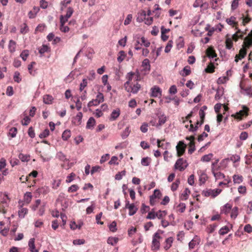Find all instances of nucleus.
<instances>
[{"instance_id":"1","label":"nucleus","mask_w":252,"mask_h":252,"mask_svg":"<svg viewBox=\"0 0 252 252\" xmlns=\"http://www.w3.org/2000/svg\"><path fill=\"white\" fill-rule=\"evenodd\" d=\"M242 109L236 112L235 114L231 115V117L238 120H241L243 117L248 116L249 115L248 112L249 111V108L245 105H242Z\"/></svg>"},{"instance_id":"2","label":"nucleus","mask_w":252,"mask_h":252,"mask_svg":"<svg viewBox=\"0 0 252 252\" xmlns=\"http://www.w3.org/2000/svg\"><path fill=\"white\" fill-rule=\"evenodd\" d=\"M163 231L160 230H158L153 236L152 240V247L156 250H158L160 247V243L159 239L161 238L159 236L160 233H163Z\"/></svg>"},{"instance_id":"3","label":"nucleus","mask_w":252,"mask_h":252,"mask_svg":"<svg viewBox=\"0 0 252 252\" xmlns=\"http://www.w3.org/2000/svg\"><path fill=\"white\" fill-rule=\"evenodd\" d=\"M104 96L102 93L99 92L95 99H93L89 101L88 103V107H90L92 106H97L100 103L103 102Z\"/></svg>"},{"instance_id":"4","label":"nucleus","mask_w":252,"mask_h":252,"mask_svg":"<svg viewBox=\"0 0 252 252\" xmlns=\"http://www.w3.org/2000/svg\"><path fill=\"white\" fill-rule=\"evenodd\" d=\"M188 166L187 161L184 160L183 158H180L176 161L174 168L175 169H178L180 171H184Z\"/></svg>"},{"instance_id":"5","label":"nucleus","mask_w":252,"mask_h":252,"mask_svg":"<svg viewBox=\"0 0 252 252\" xmlns=\"http://www.w3.org/2000/svg\"><path fill=\"white\" fill-rule=\"evenodd\" d=\"M221 189H207V190H204L202 191V194L206 197H208L210 196H212L213 197H215L217 196H218L221 191Z\"/></svg>"},{"instance_id":"6","label":"nucleus","mask_w":252,"mask_h":252,"mask_svg":"<svg viewBox=\"0 0 252 252\" xmlns=\"http://www.w3.org/2000/svg\"><path fill=\"white\" fill-rule=\"evenodd\" d=\"M186 147L187 146L184 143V141H179L178 144L176 146V150L178 157H180L184 154L186 150Z\"/></svg>"},{"instance_id":"7","label":"nucleus","mask_w":252,"mask_h":252,"mask_svg":"<svg viewBox=\"0 0 252 252\" xmlns=\"http://www.w3.org/2000/svg\"><path fill=\"white\" fill-rule=\"evenodd\" d=\"M151 94L150 96L153 97H157L161 96L162 91L158 86H155L151 89Z\"/></svg>"},{"instance_id":"8","label":"nucleus","mask_w":252,"mask_h":252,"mask_svg":"<svg viewBox=\"0 0 252 252\" xmlns=\"http://www.w3.org/2000/svg\"><path fill=\"white\" fill-rule=\"evenodd\" d=\"M120 113L121 111L119 108H116V109L113 110L110 115L109 120L111 121L116 120L119 117Z\"/></svg>"},{"instance_id":"9","label":"nucleus","mask_w":252,"mask_h":252,"mask_svg":"<svg viewBox=\"0 0 252 252\" xmlns=\"http://www.w3.org/2000/svg\"><path fill=\"white\" fill-rule=\"evenodd\" d=\"M240 87L241 88V91H244L245 92V94L250 96H252V87L251 86H249L246 88H244L241 83L240 84Z\"/></svg>"},{"instance_id":"10","label":"nucleus","mask_w":252,"mask_h":252,"mask_svg":"<svg viewBox=\"0 0 252 252\" xmlns=\"http://www.w3.org/2000/svg\"><path fill=\"white\" fill-rule=\"evenodd\" d=\"M83 114L82 112H78L75 117L73 118V123L76 126H79L81 124Z\"/></svg>"},{"instance_id":"11","label":"nucleus","mask_w":252,"mask_h":252,"mask_svg":"<svg viewBox=\"0 0 252 252\" xmlns=\"http://www.w3.org/2000/svg\"><path fill=\"white\" fill-rule=\"evenodd\" d=\"M142 66L144 68L143 70L146 72L150 70L151 65L149 59H144L142 63Z\"/></svg>"},{"instance_id":"12","label":"nucleus","mask_w":252,"mask_h":252,"mask_svg":"<svg viewBox=\"0 0 252 252\" xmlns=\"http://www.w3.org/2000/svg\"><path fill=\"white\" fill-rule=\"evenodd\" d=\"M206 54L207 57L211 59H213L217 57L215 51L212 47H209L206 50Z\"/></svg>"},{"instance_id":"13","label":"nucleus","mask_w":252,"mask_h":252,"mask_svg":"<svg viewBox=\"0 0 252 252\" xmlns=\"http://www.w3.org/2000/svg\"><path fill=\"white\" fill-rule=\"evenodd\" d=\"M232 206L229 203H226L220 208L221 214H228L231 210Z\"/></svg>"},{"instance_id":"14","label":"nucleus","mask_w":252,"mask_h":252,"mask_svg":"<svg viewBox=\"0 0 252 252\" xmlns=\"http://www.w3.org/2000/svg\"><path fill=\"white\" fill-rule=\"evenodd\" d=\"M199 242L200 240L197 237H194L189 243V249H194L196 245H198L199 244Z\"/></svg>"},{"instance_id":"15","label":"nucleus","mask_w":252,"mask_h":252,"mask_svg":"<svg viewBox=\"0 0 252 252\" xmlns=\"http://www.w3.org/2000/svg\"><path fill=\"white\" fill-rule=\"evenodd\" d=\"M56 157L62 161L65 162L69 161V159L67 158L66 155L61 151L58 152L57 153Z\"/></svg>"},{"instance_id":"16","label":"nucleus","mask_w":252,"mask_h":252,"mask_svg":"<svg viewBox=\"0 0 252 252\" xmlns=\"http://www.w3.org/2000/svg\"><path fill=\"white\" fill-rule=\"evenodd\" d=\"M34 242V238H31L29 241L28 245L29 249L31 252H35V251L38 252V250L35 249Z\"/></svg>"},{"instance_id":"17","label":"nucleus","mask_w":252,"mask_h":252,"mask_svg":"<svg viewBox=\"0 0 252 252\" xmlns=\"http://www.w3.org/2000/svg\"><path fill=\"white\" fill-rule=\"evenodd\" d=\"M95 124V119L93 117H90L87 121L86 128L92 129L94 128Z\"/></svg>"},{"instance_id":"18","label":"nucleus","mask_w":252,"mask_h":252,"mask_svg":"<svg viewBox=\"0 0 252 252\" xmlns=\"http://www.w3.org/2000/svg\"><path fill=\"white\" fill-rule=\"evenodd\" d=\"M127 209L129 210L128 215L130 216L134 215L138 210V208L133 203H131Z\"/></svg>"},{"instance_id":"19","label":"nucleus","mask_w":252,"mask_h":252,"mask_svg":"<svg viewBox=\"0 0 252 252\" xmlns=\"http://www.w3.org/2000/svg\"><path fill=\"white\" fill-rule=\"evenodd\" d=\"M43 102L47 104H50L52 103L53 97L49 94H46L43 96Z\"/></svg>"},{"instance_id":"20","label":"nucleus","mask_w":252,"mask_h":252,"mask_svg":"<svg viewBox=\"0 0 252 252\" xmlns=\"http://www.w3.org/2000/svg\"><path fill=\"white\" fill-rule=\"evenodd\" d=\"M146 13L145 11L143 10L140 13L138 14V16L136 18L137 22L141 23L146 19Z\"/></svg>"},{"instance_id":"21","label":"nucleus","mask_w":252,"mask_h":252,"mask_svg":"<svg viewBox=\"0 0 252 252\" xmlns=\"http://www.w3.org/2000/svg\"><path fill=\"white\" fill-rule=\"evenodd\" d=\"M167 120V117L164 114H162L158 116V123L157 126H161L165 123Z\"/></svg>"},{"instance_id":"22","label":"nucleus","mask_w":252,"mask_h":252,"mask_svg":"<svg viewBox=\"0 0 252 252\" xmlns=\"http://www.w3.org/2000/svg\"><path fill=\"white\" fill-rule=\"evenodd\" d=\"M216 94L215 95V98L216 100L220 99L223 94V88H219L216 91Z\"/></svg>"},{"instance_id":"23","label":"nucleus","mask_w":252,"mask_h":252,"mask_svg":"<svg viewBox=\"0 0 252 252\" xmlns=\"http://www.w3.org/2000/svg\"><path fill=\"white\" fill-rule=\"evenodd\" d=\"M173 241V238L171 237H169L165 240V245L164 246V249L166 250H168L171 247Z\"/></svg>"},{"instance_id":"24","label":"nucleus","mask_w":252,"mask_h":252,"mask_svg":"<svg viewBox=\"0 0 252 252\" xmlns=\"http://www.w3.org/2000/svg\"><path fill=\"white\" fill-rule=\"evenodd\" d=\"M9 50L11 53H13L15 51L16 49V42L13 40H10L8 44Z\"/></svg>"},{"instance_id":"25","label":"nucleus","mask_w":252,"mask_h":252,"mask_svg":"<svg viewBox=\"0 0 252 252\" xmlns=\"http://www.w3.org/2000/svg\"><path fill=\"white\" fill-rule=\"evenodd\" d=\"M130 131L131 130L130 129V127L129 126H127L121 134L122 138L123 139H125L126 138H127L128 136L129 135Z\"/></svg>"},{"instance_id":"26","label":"nucleus","mask_w":252,"mask_h":252,"mask_svg":"<svg viewBox=\"0 0 252 252\" xmlns=\"http://www.w3.org/2000/svg\"><path fill=\"white\" fill-rule=\"evenodd\" d=\"M28 210L26 208H22L19 210L18 215L19 217L23 219L24 218L25 215L28 213Z\"/></svg>"},{"instance_id":"27","label":"nucleus","mask_w":252,"mask_h":252,"mask_svg":"<svg viewBox=\"0 0 252 252\" xmlns=\"http://www.w3.org/2000/svg\"><path fill=\"white\" fill-rule=\"evenodd\" d=\"M38 51L41 56H42L45 52L50 51V48L46 45H43L41 48H39Z\"/></svg>"},{"instance_id":"28","label":"nucleus","mask_w":252,"mask_h":252,"mask_svg":"<svg viewBox=\"0 0 252 252\" xmlns=\"http://www.w3.org/2000/svg\"><path fill=\"white\" fill-rule=\"evenodd\" d=\"M118 238L117 237H109L107 239V243L114 246L118 242Z\"/></svg>"},{"instance_id":"29","label":"nucleus","mask_w":252,"mask_h":252,"mask_svg":"<svg viewBox=\"0 0 252 252\" xmlns=\"http://www.w3.org/2000/svg\"><path fill=\"white\" fill-rule=\"evenodd\" d=\"M233 179L235 184H240L243 182V177L241 175H234Z\"/></svg>"},{"instance_id":"30","label":"nucleus","mask_w":252,"mask_h":252,"mask_svg":"<svg viewBox=\"0 0 252 252\" xmlns=\"http://www.w3.org/2000/svg\"><path fill=\"white\" fill-rule=\"evenodd\" d=\"M243 36L241 31L238 30L237 32L232 35V38L233 40L237 41L239 38H242Z\"/></svg>"},{"instance_id":"31","label":"nucleus","mask_w":252,"mask_h":252,"mask_svg":"<svg viewBox=\"0 0 252 252\" xmlns=\"http://www.w3.org/2000/svg\"><path fill=\"white\" fill-rule=\"evenodd\" d=\"M29 31V29L28 25L26 23H24L21 26L20 32L23 34L28 33Z\"/></svg>"},{"instance_id":"32","label":"nucleus","mask_w":252,"mask_h":252,"mask_svg":"<svg viewBox=\"0 0 252 252\" xmlns=\"http://www.w3.org/2000/svg\"><path fill=\"white\" fill-rule=\"evenodd\" d=\"M126 174V171L125 170H123L121 172H118L115 176V179L116 180H121L124 176H125Z\"/></svg>"},{"instance_id":"33","label":"nucleus","mask_w":252,"mask_h":252,"mask_svg":"<svg viewBox=\"0 0 252 252\" xmlns=\"http://www.w3.org/2000/svg\"><path fill=\"white\" fill-rule=\"evenodd\" d=\"M190 191L188 188H186L183 193L182 194L181 199L186 200L188 197Z\"/></svg>"},{"instance_id":"34","label":"nucleus","mask_w":252,"mask_h":252,"mask_svg":"<svg viewBox=\"0 0 252 252\" xmlns=\"http://www.w3.org/2000/svg\"><path fill=\"white\" fill-rule=\"evenodd\" d=\"M126 56V54L125 51H121L118 53V57L117 58V61L119 63H122Z\"/></svg>"},{"instance_id":"35","label":"nucleus","mask_w":252,"mask_h":252,"mask_svg":"<svg viewBox=\"0 0 252 252\" xmlns=\"http://www.w3.org/2000/svg\"><path fill=\"white\" fill-rule=\"evenodd\" d=\"M157 212H155L154 209L148 213L147 216L146 217L147 219L154 220L157 217Z\"/></svg>"},{"instance_id":"36","label":"nucleus","mask_w":252,"mask_h":252,"mask_svg":"<svg viewBox=\"0 0 252 252\" xmlns=\"http://www.w3.org/2000/svg\"><path fill=\"white\" fill-rule=\"evenodd\" d=\"M74 12L73 9L71 7H68L67 9L66 14L64 16L65 17V20L68 19L71 16Z\"/></svg>"},{"instance_id":"37","label":"nucleus","mask_w":252,"mask_h":252,"mask_svg":"<svg viewBox=\"0 0 252 252\" xmlns=\"http://www.w3.org/2000/svg\"><path fill=\"white\" fill-rule=\"evenodd\" d=\"M18 158L23 162H28L30 160V156L22 153L19 154Z\"/></svg>"},{"instance_id":"38","label":"nucleus","mask_w":252,"mask_h":252,"mask_svg":"<svg viewBox=\"0 0 252 252\" xmlns=\"http://www.w3.org/2000/svg\"><path fill=\"white\" fill-rule=\"evenodd\" d=\"M213 157V155L212 153L205 155L201 158V160L203 162H209L210 161Z\"/></svg>"},{"instance_id":"39","label":"nucleus","mask_w":252,"mask_h":252,"mask_svg":"<svg viewBox=\"0 0 252 252\" xmlns=\"http://www.w3.org/2000/svg\"><path fill=\"white\" fill-rule=\"evenodd\" d=\"M152 198H154V199L156 198H160L161 196V193L159 189H155L153 194L150 196Z\"/></svg>"},{"instance_id":"40","label":"nucleus","mask_w":252,"mask_h":252,"mask_svg":"<svg viewBox=\"0 0 252 252\" xmlns=\"http://www.w3.org/2000/svg\"><path fill=\"white\" fill-rule=\"evenodd\" d=\"M71 136L69 130H65L62 134V138L63 140H67Z\"/></svg>"},{"instance_id":"41","label":"nucleus","mask_w":252,"mask_h":252,"mask_svg":"<svg viewBox=\"0 0 252 252\" xmlns=\"http://www.w3.org/2000/svg\"><path fill=\"white\" fill-rule=\"evenodd\" d=\"M17 133V129L15 127L11 128L9 130L8 135L11 136V138L16 137Z\"/></svg>"},{"instance_id":"42","label":"nucleus","mask_w":252,"mask_h":252,"mask_svg":"<svg viewBox=\"0 0 252 252\" xmlns=\"http://www.w3.org/2000/svg\"><path fill=\"white\" fill-rule=\"evenodd\" d=\"M199 115L201 119L200 126H201L204 123L205 116V113L204 112V110L202 109H200L199 110Z\"/></svg>"},{"instance_id":"43","label":"nucleus","mask_w":252,"mask_h":252,"mask_svg":"<svg viewBox=\"0 0 252 252\" xmlns=\"http://www.w3.org/2000/svg\"><path fill=\"white\" fill-rule=\"evenodd\" d=\"M180 183L179 179H177L175 182L173 183L171 185V189L172 191H174L176 190L178 188L179 185Z\"/></svg>"},{"instance_id":"44","label":"nucleus","mask_w":252,"mask_h":252,"mask_svg":"<svg viewBox=\"0 0 252 252\" xmlns=\"http://www.w3.org/2000/svg\"><path fill=\"white\" fill-rule=\"evenodd\" d=\"M189 148L188 150V153L191 155L195 150V146L194 142H189Z\"/></svg>"},{"instance_id":"45","label":"nucleus","mask_w":252,"mask_h":252,"mask_svg":"<svg viewBox=\"0 0 252 252\" xmlns=\"http://www.w3.org/2000/svg\"><path fill=\"white\" fill-rule=\"evenodd\" d=\"M140 88L141 85L138 83H136L132 86V93L134 94H137Z\"/></svg>"},{"instance_id":"46","label":"nucleus","mask_w":252,"mask_h":252,"mask_svg":"<svg viewBox=\"0 0 252 252\" xmlns=\"http://www.w3.org/2000/svg\"><path fill=\"white\" fill-rule=\"evenodd\" d=\"M150 158L149 157H145L141 159V164L143 166H149L150 162Z\"/></svg>"},{"instance_id":"47","label":"nucleus","mask_w":252,"mask_h":252,"mask_svg":"<svg viewBox=\"0 0 252 252\" xmlns=\"http://www.w3.org/2000/svg\"><path fill=\"white\" fill-rule=\"evenodd\" d=\"M229 231V229L228 226H224L221 227L220 229V230L219 231V233L220 235H224V234H226V233H227Z\"/></svg>"},{"instance_id":"48","label":"nucleus","mask_w":252,"mask_h":252,"mask_svg":"<svg viewBox=\"0 0 252 252\" xmlns=\"http://www.w3.org/2000/svg\"><path fill=\"white\" fill-rule=\"evenodd\" d=\"M157 218L158 219H161L162 218L165 217L167 214V211L166 210L161 211V210H158L157 212Z\"/></svg>"},{"instance_id":"49","label":"nucleus","mask_w":252,"mask_h":252,"mask_svg":"<svg viewBox=\"0 0 252 252\" xmlns=\"http://www.w3.org/2000/svg\"><path fill=\"white\" fill-rule=\"evenodd\" d=\"M226 48L228 49H230L233 46V42L230 38L227 37L225 40Z\"/></svg>"},{"instance_id":"50","label":"nucleus","mask_w":252,"mask_h":252,"mask_svg":"<svg viewBox=\"0 0 252 252\" xmlns=\"http://www.w3.org/2000/svg\"><path fill=\"white\" fill-rule=\"evenodd\" d=\"M29 55V52L28 50H25L22 52L20 54V57L23 60V61H25L27 60V57Z\"/></svg>"},{"instance_id":"51","label":"nucleus","mask_w":252,"mask_h":252,"mask_svg":"<svg viewBox=\"0 0 252 252\" xmlns=\"http://www.w3.org/2000/svg\"><path fill=\"white\" fill-rule=\"evenodd\" d=\"M183 73L182 74V75L183 76H187L189 75L190 74V67L189 66H185L183 69Z\"/></svg>"},{"instance_id":"52","label":"nucleus","mask_w":252,"mask_h":252,"mask_svg":"<svg viewBox=\"0 0 252 252\" xmlns=\"http://www.w3.org/2000/svg\"><path fill=\"white\" fill-rule=\"evenodd\" d=\"M109 230L113 232H115L117 231V223L116 221H113L109 225Z\"/></svg>"},{"instance_id":"53","label":"nucleus","mask_w":252,"mask_h":252,"mask_svg":"<svg viewBox=\"0 0 252 252\" xmlns=\"http://www.w3.org/2000/svg\"><path fill=\"white\" fill-rule=\"evenodd\" d=\"M50 133L49 130L47 128L45 129L43 131H42L40 134L39 135V137L40 138H44L47 137Z\"/></svg>"},{"instance_id":"54","label":"nucleus","mask_w":252,"mask_h":252,"mask_svg":"<svg viewBox=\"0 0 252 252\" xmlns=\"http://www.w3.org/2000/svg\"><path fill=\"white\" fill-rule=\"evenodd\" d=\"M238 208L237 207H234L232 210L231 214V217L233 219L236 218L238 215Z\"/></svg>"},{"instance_id":"55","label":"nucleus","mask_w":252,"mask_h":252,"mask_svg":"<svg viewBox=\"0 0 252 252\" xmlns=\"http://www.w3.org/2000/svg\"><path fill=\"white\" fill-rule=\"evenodd\" d=\"M247 51L245 48H242L240 50L239 54L238 55L240 56L239 60L244 58L246 55Z\"/></svg>"},{"instance_id":"56","label":"nucleus","mask_w":252,"mask_h":252,"mask_svg":"<svg viewBox=\"0 0 252 252\" xmlns=\"http://www.w3.org/2000/svg\"><path fill=\"white\" fill-rule=\"evenodd\" d=\"M172 44H173V41L172 40H169L168 42V43L165 48V50H164V52L165 53H167L170 51L172 47Z\"/></svg>"},{"instance_id":"57","label":"nucleus","mask_w":252,"mask_h":252,"mask_svg":"<svg viewBox=\"0 0 252 252\" xmlns=\"http://www.w3.org/2000/svg\"><path fill=\"white\" fill-rule=\"evenodd\" d=\"M45 27H46L45 25L44 24H39L36 28V29L35 30V32H42L44 31Z\"/></svg>"},{"instance_id":"58","label":"nucleus","mask_w":252,"mask_h":252,"mask_svg":"<svg viewBox=\"0 0 252 252\" xmlns=\"http://www.w3.org/2000/svg\"><path fill=\"white\" fill-rule=\"evenodd\" d=\"M87 80L85 78L83 79L82 82L80 84V91L82 92L84 90V89L87 86Z\"/></svg>"},{"instance_id":"59","label":"nucleus","mask_w":252,"mask_h":252,"mask_svg":"<svg viewBox=\"0 0 252 252\" xmlns=\"http://www.w3.org/2000/svg\"><path fill=\"white\" fill-rule=\"evenodd\" d=\"M79 189V187L77 185H73L68 189V191L69 192H74L76 191Z\"/></svg>"},{"instance_id":"60","label":"nucleus","mask_w":252,"mask_h":252,"mask_svg":"<svg viewBox=\"0 0 252 252\" xmlns=\"http://www.w3.org/2000/svg\"><path fill=\"white\" fill-rule=\"evenodd\" d=\"M20 73L16 71L14 73L13 79L15 82L19 83L21 81V78L20 77Z\"/></svg>"},{"instance_id":"61","label":"nucleus","mask_w":252,"mask_h":252,"mask_svg":"<svg viewBox=\"0 0 252 252\" xmlns=\"http://www.w3.org/2000/svg\"><path fill=\"white\" fill-rule=\"evenodd\" d=\"M118 159V158L117 156H113L111 158V160L109 161V164L110 165H117L118 164V162H117Z\"/></svg>"},{"instance_id":"62","label":"nucleus","mask_w":252,"mask_h":252,"mask_svg":"<svg viewBox=\"0 0 252 252\" xmlns=\"http://www.w3.org/2000/svg\"><path fill=\"white\" fill-rule=\"evenodd\" d=\"M28 133L29 136L32 138H33L35 137L34 130L32 126L29 127Z\"/></svg>"},{"instance_id":"63","label":"nucleus","mask_w":252,"mask_h":252,"mask_svg":"<svg viewBox=\"0 0 252 252\" xmlns=\"http://www.w3.org/2000/svg\"><path fill=\"white\" fill-rule=\"evenodd\" d=\"M246 187L243 186H240L238 188V191L239 193L242 194H245L246 193Z\"/></svg>"},{"instance_id":"64","label":"nucleus","mask_w":252,"mask_h":252,"mask_svg":"<svg viewBox=\"0 0 252 252\" xmlns=\"http://www.w3.org/2000/svg\"><path fill=\"white\" fill-rule=\"evenodd\" d=\"M150 209V207L146 205L143 203L141 208L140 211L142 214L146 213V212Z\"/></svg>"}]
</instances>
